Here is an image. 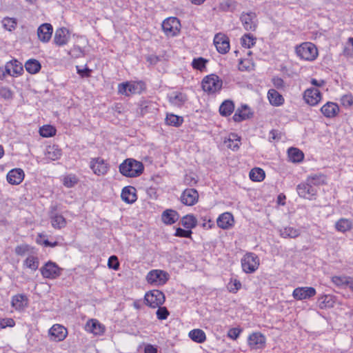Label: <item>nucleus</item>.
<instances>
[{
  "label": "nucleus",
  "mask_w": 353,
  "mask_h": 353,
  "mask_svg": "<svg viewBox=\"0 0 353 353\" xmlns=\"http://www.w3.org/2000/svg\"><path fill=\"white\" fill-rule=\"evenodd\" d=\"M144 170L141 161L134 159H127L119 165V172L127 177H137L140 176Z\"/></svg>",
  "instance_id": "nucleus-1"
},
{
  "label": "nucleus",
  "mask_w": 353,
  "mask_h": 353,
  "mask_svg": "<svg viewBox=\"0 0 353 353\" xmlns=\"http://www.w3.org/2000/svg\"><path fill=\"white\" fill-rule=\"evenodd\" d=\"M296 52L299 57L307 61H313L318 55L316 47L311 42H305L296 47Z\"/></svg>",
  "instance_id": "nucleus-2"
},
{
  "label": "nucleus",
  "mask_w": 353,
  "mask_h": 353,
  "mask_svg": "<svg viewBox=\"0 0 353 353\" xmlns=\"http://www.w3.org/2000/svg\"><path fill=\"white\" fill-rule=\"evenodd\" d=\"M222 85V80L217 75L213 74L205 77L202 81L203 90L209 94L221 90Z\"/></svg>",
  "instance_id": "nucleus-3"
},
{
  "label": "nucleus",
  "mask_w": 353,
  "mask_h": 353,
  "mask_svg": "<svg viewBox=\"0 0 353 353\" xmlns=\"http://www.w3.org/2000/svg\"><path fill=\"white\" fill-rule=\"evenodd\" d=\"M144 300L147 305L156 308L163 304L165 295L159 290H153L145 294Z\"/></svg>",
  "instance_id": "nucleus-4"
},
{
  "label": "nucleus",
  "mask_w": 353,
  "mask_h": 353,
  "mask_svg": "<svg viewBox=\"0 0 353 353\" xmlns=\"http://www.w3.org/2000/svg\"><path fill=\"white\" fill-rule=\"evenodd\" d=\"M259 265V259L254 253H247L241 259V266L245 273L255 272Z\"/></svg>",
  "instance_id": "nucleus-5"
},
{
  "label": "nucleus",
  "mask_w": 353,
  "mask_h": 353,
  "mask_svg": "<svg viewBox=\"0 0 353 353\" xmlns=\"http://www.w3.org/2000/svg\"><path fill=\"white\" fill-rule=\"evenodd\" d=\"M168 279L169 274L161 270H151L146 276V280L148 283L157 286L164 285Z\"/></svg>",
  "instance_id": "nucleus-6"
},
{
  "label": "nucleus",
  "mask_w": 353,
  "mask_h": 353,
  "mask_svg": "<svg viewBox=\"0 0 353 353\" xmlns=\"http://www.w3.org/2000/svg\"><path fill=\"white\" fill-rule=\"evenodd\" d=\"M62 269L60 268L55 263L52 261L47 262L40 271L41 275L46 279H54L61 275Z\"/></svg>",
  "instance_id": "nucleus-7"
},
{
  "label": "nucleus",
  "mask_w": 353,
  "mask_h": 353,
  "mask_svg": "<svg viewBox=\"0 0 353 353\" xmlns=\"http://www.w3.org/2000/svg\"><path fill=\"white\" fill-rule=\"evenodd\" d=\"M180 22L176 17H170L163 21L162 28L167 36H175L179 31Z\"/></svg>",
  "instance_id": "nucleus-8"
},
{
  "label": "nucleus",
  "mask_w": 353,
  "mask_h": 353,
  "mask_svg": "<svg viewBox=\"0 0 353 353\" xmlns=\"http://www.w3.org/2000/svg\"><path fill=\"white\" fill-rule=\"evenodd\" d=\"M296 191L299 196L307 199H312L317 194L316 188L312 186L307 180L297 185Z\"/></svg>",
  "instance_id": "nucleus-9"
},
{
  "label": "nucleus",
  "mask_w": 353,
  "mask_h": 353,
  "mask_svg": "<svg viewBox=\"0 0 353 353\" xmlns=\"http://www.w3.org/2000/svg\"><path fill=\"white\" fill-rule=\"evenodd\" d=\"M214 44L217 51L221 54H225L230 49L228 37L223 33H217L214 38Z\"/></svg>",
  "instance_id": "nucleus-10"
},
{
  "label": "nucleus",
  "mask_w": 353,
  "mask_h": 353,
  "mask_svg": "<svg viewBox=\"0 0 353 353\" xmlns=\"http://www.w3.org/2000/svg\"><path fill=\"white\" fill-rule=\"evenodd\" d=\"M198 199L199 193L193 188L185 189L181 196V201L182 203L188 206L194 205L197 203Z\"/></svg>",
  "instance_id": "nucleus-11"
},
{
  "label": "nucleus",
  "mask_w": 353,
  "mask_h": 353,
  "mask_svg": "<svg viewBox=\"0 0 353 353\" xmlns=\"http://www.w3.org/2000/svg\"><path fill=\"white\" fill-rule=\"evenodd\" d=\"M67 334V329L60 324H55L49 330L50 339L55 341H63Z\"/></svg>",
  "instance_id": "nucleus-12"
},
{
  "label": "nucleus",
  "mask_w": 353,
  "mask_h": 353,
  "mask_svg": "<svg viewBox=\"0 0 353 353\" xmlns=\"http://www.w3.org/2000/svg\"><path fill=\"white\" fill-rule=\"evenodd\" d=\"M240 19L241 21L243 28L247 31H254L256 30V14L254 12H243L241 14Z\"/></svg>",
  "instance_id": "nucleus-13"
},
{
  "label": "nucleus",
  "mask_w": 353,
  "mask_h": 353,
  "mask_svg": "<svg viewBox=\"0 0 353 353\" xmlns=\"http://www.w3.org/2000/svg\"><path fill=\"white\" fill-rule=\"evenodd\" d=\"M303 98L307 104L315 105L321 101V94L317 88H307L304 92Z\"/></svg>",
  "instance_id": "nucleus-14"
},
{
  "label": "nucleus",
  "mask_w": 353,
  "mask_h": 353,
  "mask_svg": "<svg viewBox=\"0 0 353 353\" xmlns=\"http://www.w3.org/2000/svg\"><path fill=\"white\" fill-rule=\"evenodd\" d=\"M316 294V290L312 287L296 288L294 290L292 296L296 300L310 299Z\"/></svg>",
  "instance_id": "nucleus-15"
},
{
  "label": "nucleus",
  "mask_w": 353,
  "mask_h": 353,
  "mask_svg": "<svg viewBox=\"0 0 353 353\" xmlns=\"http://www.w3.org/2000/svg\"><path fill=\"white\" fill-rule=\"evenodd\" d=\"M90 168L97 175H103L107 173L108 164L101 158L93 159L90 161Z\"/></svg>",
  "instance_id": "nucleus-16"
},
{
  "label": "nucleus",
  "mask_w": 353,
  "mask_h": 353,
  "mask_svg": "<svg viewBox=\"0 0 353 353\" xmlns=\"http://www.w3.org/2000/svg\"><path fill=\"white\" fill-rule=\"evenodd\" d=\"M265 338L259 332H254L248 337V345L252 349H261L265 346Z\"/></svg>",
  "instance_id": "nucleus-17"
},
{
  "label": "nucleus",
  "mask_w": 353,
  "mask_h": 353,
  "mask_svg": "<svg viewBox=\"0 0 353 353\" xmlns=\"http://www.w3.org/2000/svg\"><path fill=\"white\" fill-rule=\"evenodd\" d=\"M24 176L25 174L22 169L15 168L8 173L7 181L12 185H19L23 181Z\"/></svg>",
  "instance_id": "nucleus-18"
},
{
  "label": "nucleus",
  "mask_w": 353,
  "mask_h": 353,
  "mask_svg": "<svg viewBox=\"0 0 353 353\" xmlns=\"http://www.w3.org/2000/svg\"><path fill=\"white\" fill-rule=\"evenodd\" d=\"M53 28L50 23H43L41 25L37 30V35L39 40L42 42H48L50 39Z\"/></svg>",
  "instance_id": "nucleus-19"
},
{
  "label": "nucleus",
  "mask_w": 353,
  "mask_h": 353,
  "mask_svg": "<svg viewBox=\"0 0 353 353\" xmlns=\"http://www.w3.org/2000/svg\"><path fill=\"white\" fill-rule=\"evenodd\" d=\"M10 76L19 75L23 71L22 64L17 60H12L6 64V70Z\"/></svg>",
  "instance_id": "nucleus-20"
},
{
  "label": "nucleus",
  "mask_w": 353,
  "mask_h": 353,
  "mask_svg": "<svg viewBox=\"0 0 353 353\" xmlns=\"http://www.w3.org/2000/svg\"><path fill=\"white\" fill-rule=\"evenodd\" d=\"M70 39V33L67 28H61L56 30L54 41L58 46L66 44Z\"/></svg>",
  "instance_id": "nucleus-21"
},
{
  "label": "nucleus",
  "mask_w": 353,
  "mask_h": 353,
  "mask_svg": "<svg viewBox=\"0 0 353 353\" xmlns=\"http://www.w3.org/2000/svg\"><path fill=\"white\" fill-rule=\"evenodd\" d=\"M322 114L327 118H332L339 112V105L333 102H327L321 108Z\"/></svg>",
  "instance_id": "nucleus-22"
},
{
  "label": "nucleus",
  "mask_w": 353,
  "mask_h": 353,
  "mask_svg": "<svg viewBox=\"0 0 353 353\" xmlns=\"http://www.w3.org/2000/svg\"><path fill=\"white\" fill-rule=\"evenodd\" d=\"M85 330L95 335H100L104 332V327L96 319L89 320L85 324Z\"/></svg>",
  "instance_id": "nucleus-23"
},
{
  "label": "nucleus",
  "mask_w": 353,
  "mask_h": 353,
  "mask_svg": "<svg viewBox=\"0 0 353 353\" xmlns=\"http://www.w3.org/2000/svg\"><path fill=\"white\" fill-rule=\"evenodd\" d=\"M216 222L219 228L228 229L231 227L234 223L233 216L230 212L223 213L219 216Z\"/></svg>",
  "instance_id": "nucleus-24"
},
{
  "label": "nucleus",
  "mask_w": 353,
  "mask_h": 353,
  "mask_svg": "<svg viewBox=\"0 0 353 353\" xmlns=\"http://www.w3.org/2000/svg\"><path fill=\"white\" fill-rule=\"evenodd\" d=\"M28 299L25 294H19L12 296V306L17 310H23L28 305Z\"/></svg>",
  "instance_id": "nucleus-25"
},
{
  "label": "nucleus",
  "mask_w": 353,
  "mask_h": 353,
  "mask_svg": "<svg viewBox=\"0 0 353 353\" xmlns=\"http://www.w3.org/2000/svg\"><path fill=\"white\" fill-rule=\"evenodd\" d=\"M121 199L128 203H132L137 200L136 189L132 186L125 187L121 192Z\"/></svg>",
  "instance_id": "nucleus-26"
},
{
  "label": "nucleus",
  "mask_w": 353,
  "mask_h": 353,
  "mask_svg": "<svg viewBox=\"0 0 353 353\" xmlns=\"http://www.w3.org/2000/svg\"><path fill=\"white\" fill-rule=\"evenodd\" d=\"M353 222L352 220L345 218L339 219L335 223V229L340 232L345 233L352 230Z\"/></svg>",
  "instance_id": "nucleus-27"
},
{
  "label": "nucleus",
  "mask_w": 353,
  "mask_h": 353,
  "mask_svg": "<svg viewBox=\"0 0 353 353\" xmlns=\"http://www.w3.org/2000/svg\"><path fill=\"white\" fill-rule=\"evenodd\" d=\"M179 218L178 212L173 210H166L162 214V221L166 225L174 223Z\"/></svg>",
  "instance_id": "nucleus-28"
},
{
  "label": "nucleus",
  "mask_w": 353,
  "mask_h": 353,
  "mask_svg": "<svg viewBox=\"0 0 353 353\" xmlns=\"http://www.w3.org/2000/svg\"><path fill=\"white\" fill-rule=\"evenodd\" d=\"M268 98L270 103L274 106L281 105L284 102L283 96L274 89L269 90L268 92Z\"/></svg>",
  "instance_id": "nucleus-29"
},
{
  "label": "nucleus",
  "mask_w": 353,
  "mask_h": 353,
  "mask_svg": "<svg viewBox=\"0 0 353 353\" xmlns=\"http://www.w3.org/2000/svg\"><path fill=\"white\" fill-rule=\"evenodd\" d=\"M187 99L186 95L181 92H174L169 96V101L178 107L182 106Z\"/></svg>",
  "instance_id": "nucleus-30"
},
{
  "label": "nucleus",
  "mask_w": 353,
  "mask_h": 353,
  "mask_svg": "<svg viewBox=\"0 0 353 353\" xmlns=\"http://www.w3.org/2000/svg\"><path fill=\"white\" fill-rule=\"evenodd\" d=\"M306 180L313 187L326 184V176L323 174H311L307 177Z\"/></svg>",
  "instance_id": "nucleus-31"
},
{
  "label": "nucleus",
  "mask_w": 353,
  "mask_h": 353,
  "mask_svg": "<svg viewBox=\"0 0 353 353\" xmlns=\"http://www.w3.org/2000/svg\"><path fill=\"white\" fill-rule=\"evenodd\" d=\"M250 109L246 105H242L241 109H238L233 115V120L235 122H241L249 118Z\"/></svg>",
  "instance_id": "nucleus-32"
},
{
  "label": "nucleus",
  "mask_w": 353,
  "mask_h": 353,
  "mask_svg": "<svg viewBox=\"0 0 353 353\" xmlns=\"http://www.w3.org/2000/svg\"><path fill=\"white\" fill-rule=\"evenodd\" d=\"M300 230L293 227H285L279 230L280 235L283 238H296L300 235Z\"/></svg>",
  "instance_id": "nucleus-33"
},
{
  "label": "nucleus",
  "mask_w": 353,
  "mask_h": 353,
  "mask_svg": "<svg viewBox=\"0 0 353 353\" xmlns=\"http://www.w3.org/2000/svg\"><path fill=\"white\" fill-rule=\"evenodd\" d=\"M61 156V151L57 145H49L46 148V157L47 159L55 161L59 159Z\"/></svg>",
  "instance_id": "nucleus-34"
},
{
  "label": "nucleus",
  "mask_w": 353,
  "mask_h": 353,
  "mask_svg": "<svg viewBox=\"0 0 353 353\" xmlns=\"http://www.w3.org/2000/svg\"><path fill=\"white\" fill-rule=\"evenodd\" d=\"M234 110V103L230 100H225L219 107V112L222 116L230 115Z\"/></svg>",
  "instance_id": "nucleus-35"
},
{
  "label": "nucleus",
  "mask_w": 353,
  "mask_h": 353,
  "mask_svg": "<svg viewBox=\"0 0 353 353\" xmlns=\"http://www.w3.org/2000/svg\"><path fill=\"white\" fill-rule=\"evenodd\" d=\"M225 143L228 148H230L232 150H237L241 144V139L237 134H230L228 140L225 141Z\"/></svg>",
  "instance_id": "nucleus-36"
},
{
  "label": "nucleus",
  "mask_w": 353,
  "mask_h": 353,
  "mask_svg": "<svg viewBox=\"0 0 353 353\" xmlns=\"http://www.w3.org/2000/svg\"><path fill=\"white\" fill-rule=\"evenodd\" d=\"M50 219L52 225L55 229H61L66 225V220L62 215L58 214H52Z\"/></svg>",
  "instance_id": "nucleus-37"
},
{
  "label": "nucleus",
  "mask_w": 353,
  "mask_h": 353,
  "mask_svg": "<svg viewBox=\"0 0 353 353\" xmlns=\"http://www.w3.org/2000/svg\"><path fill=\"white\" fill-rule=\"evenodd\" d=\"M129 96L134 94H139L145 90V84L142 81L128 82Z\"/></svg>",
  "instance_id": "nucleus-38"
},
{
  "label": "nucleus",
  "mask_w": 353,
  "mask_h": 353,
  "mask_svg": "<svg viewBox=\"0 0 353 353\" xmlns=\"http://www.w3.org/2000/svg\"><path fill=\"white\" fill-rule=\"evenodd\" d=\"M189 336L192 341L199 343L204 342L206 339L205 332L200 329L191 330L189 332Z\"/></svg>",
  "instance_id": "nucleus-39"
},
{
  "label": "nucleus",
  "mask_w": 353,
  "mask_h": 353,
  "mask_svg": "<svg viewBox=\"0 0 353 353\" xmlns=\"http://www.w3.org/2000/svg\"><path fill=\"white\" fill-rule=\"evenodd\" d=\"M26 70L30 74H36L41 70V64L36 59H29L25 63Z\"/></svg>",
  "instance_id": "nucleus-40"
},
{
  "label": "nucleus",
  "mask_w": 353,
  "mask_h": 353,
  "mask_svg": "<svg viewBox=\"0 0 353 353\" xmlns=\"http://www.w3.org/2000/svg\"><path fill=\"white\" fill-rule=\"evenodd\" d=\"M182 225L187 229H192L196 226L197 220L192 214H188L184 216L181 221Z\"/></svg>",
  "instance_id": "nucleus-41"
},
{
  "label": "nucleus",
  "mask_w": 353,
  "mask_h": 353,
  "mask_svg": "<svg viewBox=\"0 0 353 353\" xmlns=\"http://www.w3.org/2000/svg\"><path fill=\"white\" fill-rule=\"evenodd\" d=\"M288 157L292 162H300L303 160L304 155L300 150L291 148L288 150Z\"/></svg>",
  "instance_id": "nucleus-42"
},
{
  "label": "nucleus",
  "mask_w": 353,
  "mask_h": 353,
  "mask_svg": "<svg viewBox=\"0 0 353 353\" xmlns=\"http://www.w3.org/2000/svg\"><path fill=\"white\" fill-rule=\"evenodd\" d=\"M250 178L254 181H261L265 178V172L259 168H254L250 172Z\"/></svg>",
  "instance_id": "nucleus-43"
},
{
  "label": "nucleus",
  "mask_w": 353,
  "mask_h": 353,
  "mask_svg": "<svg viewBox=\"0 0 353 353\" xmlns=\"http://www.w3.org/2000/svg\"><path fill=\"white\" fill-rule=\"evenodd\" d=\"M24 265L28 268L31 269L33 271H35L38 269L39 261V259L37 256L30 255L26 258L24 261Z\"/></svg>",
  "instance_id": "nucleus-44"
},
{
  "label": "nucleus",
  "mask_w": 353,
  "mask_h": 353,
  "mask_svg": "<svg viewBox=\"0 0 353 353\" xmlns=\"http://www.w3.org/2000/svg\"><path fill=\"white\" fill-rule=\"evenodd\" d=\"M183 119L181 117L173 114H167L165 122L168 125L173 126H179L182 124Z\"/></svg>",
  "instance_id": "nucleus-45"
},
{
  "label": "nucleus",
  "mask_w": 353,
  "mask_h": 353,
  "mask_svg": "<svg viewBox=\"0 0 353 353\" xmlns=\"http://www.w3.org/2000/svg\"><path fill=\"white\" fill-rule=\"evenodd\" d=\"M256 38L250 34H245L241 38V45L243 47L250 48L254 46Z\"/></svg>",
  "instance_id": "nucleus-46"
},
{
  "label": "nucleus",
  "mask_w": 353,
  "mask_h": 353,
  "mask_svg": "<svg viewBox=\"0 0 353 353\" xmlns=\"http://www.w3.org/2000/svg\"><path fill=\"white\" fill-rule=\"evenodd\" d=\"M349 277L347 276H334L332 277V281L339 287L346 288Z\"/></svg>",
  "instance_id": "nucleus-47"
},
{
  "label": "nucleus",
  "mask_w": 353,
  "mask_h": 353,
  "mask_svg": "<svg viewBox=\"0 0 353 353\" xmlns=\"http://www.w3.org/2000/svg\"><path fill=\"white\" fill-rule=\"evenodd\" d=\"M56 130L51 125H43L39 130L40 135L43 137H50L55 134Z\"/></svg>",
  "instance_id": "nucleus-48"
},
{
  "label": "nucleus",
  "mask_w": 353,
  "mask_h": 353,
  "mask_svg": "<svg viewBox=\"0 0 353 353\" xmlns=\"http://www.w3.org/2000/svg\"><path fill=\"white\" fill-rule=\"evenodd\" d=\"M78 182L77 178L74 175H67L63 178V185L67 188H72Z\"/></svg>",
  "instance_id": "nucleus-49"
},
{
  "label": "nucleus",
  "mask_w": 353,
  "mask_h": 353,
  "mask_svg": "<svg viewBox=\"0 0 353 353\" xmlns=\"http://www.w3.org/2000/svg\"><path fill=\"white\" fill-rule=\"evenodd\" d=\"M158 310H157L156 314L157 318L159 320H165L168 318L169 315V311L165 307H158Z\"/></svg>",
  "instance_id": "nucleus-50"
},
{
  "label": "nucleus",
  "mask_w": 353,
  "mask_h": 353,
  "mask_svg": "<svg viewBox=\"0 0 353 353\" xmlns=\"http://www.w3.org/2000/svg\"><path fill=\"white\" fill-rule=\"evenodd\" d=\"M3 23L5 28L10 31H11L12 29H14L17 25L15 19L12 18H5L3 20Z\"/></svg>",
  "instance_id": "nucleus-51"
},
{
  "label": "nucleus",
  "mask_w": 353,
  "mask_h": 353,
  "mask_svg": "<svg viewBox=\"0 0 353 353\" xmlns=\"http://www.w3.org/2000/svg\"><path fill=\"white\" fill-rule=\"evenodd\" d=\"M192 233V232L191 231L190 229L185 230L181 228H178L176 230V232H175L174 235L176 236H179V237L191 238Z\"/></svg>",
  "instance_id": "nucleus-52"
},
{
  "label": "nucleus",
  "mask_w": 353,
  "mask_h": 353,
  "mask_svg": "<svg viewBox=\"0 0 353 353\" xmlns=\"http://www.w3.org/2000/svg\"><path fill=\"white\" fill-rule=\"evenodd\" d=\"M206 61L203 58L194 59L192 61L194 68L201 70L205 66Z\"/></svg>",
  "instance_id": "nucleus-53"
},
{
  "label": "nucleus",
  "mask_w": 353,
  "mask_h": 353,
  "mask_svg": "<svg viewBox=\"0 0 353 353\" xmlns=\"http://www.w3.org/2000/svg\"><path fill=\"white\" fill-rule=\"evenodd\" d=\"M241 287V283L239 281L234 279L231 281L228 284V289L230 292L236 293Z\"/></svg>",
  "instance_id": "nucleus-54"
},
{
  "label": "nucleus",
  "mask_w": 353,
  "mask_h": 353,
  "mask_svg": "<svg viewBox=\"0 0 353 353\" xmlns=\"http://www.w3.org/2000/svg\"><path fill=\"white\" fill-rule=\"evenodd\" d=\"M15 325L14 321L12 318H6L0 319V328H6L7 327H14Z\"/></svg>",
  "instance_id": "nucleus-55"
},
{
  "label": "nucleus",
  "mask_w": 353,
  "mask_h": 353,
  "mask_svg": "<svg viewBox=\"0 0 353 353\" xmlns=\"http://www.w3.org/2000/svg\"><path fill=\"white\" fill-rule=\"evenodd\" d=\"M108 265L110 268L117 270L119 267V263L116 256H111L108 259Z\"/></svg>",
  "instance_id": "nucleus-56"
},
{
  "label": "nucleus",
  "mask_w": 353,
  "mask_h": 353,
  "mask_svg": "<svg viewBox=\"0 0 353 353\" xmlns=\"http://www.w3.org/2000/svg\"><path fill=\"white\" fill-rule=\"evenodd\" d=\"M0 96L6 99H10L12 98V91L7 87L0 88Z\"/></svg>",
  "instance_id": "nucleus-57"
},
{
  "label": "nucleus",
  "mask_w": 353,
  "mask_h": 353,
  "mask_svg": "<svg viewBox=\"0 0 353 353\" xmlns=\"http://www.w3.org/2000/svg\"><path fill=\"white\" fill-rule=\"evenodd\" d=\"M29 250V246L28 245H20L15 248V253L17 255L23 256Z\"/></svg>",
  "instance_id": "nucleus-58"
},
{
  "label": "nucleus",
  "mask_w": 353,
  "mask_h": 353,
  "mask_svg": "<svg viewBox=\"0 0 353 353\" xmlns=\"http://www.w3.org/2000/svg\"><path fill=\"white\" fill-rule=\"evenodd\" d=\"M341 103L343 105L350 107L353 104V97L352 95L346 94L342 97Z\"/></svg>",
  "instance_id": "nucleus-59"
},
{
  "label": "nucleus",
  "mask_w": 353,
  "mask_h": 353,
  "mask_svg": "<svg viewBox=\"0 0 353 353\" xmlns=\"http://www.w3.org/2000/svg\"><path fill=\"white\" fill-rule=\"evenodd\" d=\"M118 91L121 94H125V96H129L128 82L119 84Z\"/></svg>",
  "instance_id": "nucleus-60"
},
{
  "label": "nucleus",
  "mask_w": 353,
  "mask_h": 353,
  "mask_svg": "<svg viewBox=\"0 0 353 353\" xmlns=\"http://www.w3.org/2000/svg\"><path fill=\"white\" fill-rule=\"evenodd\" d=\"M241 332V330L239 328H232L228 331V337L235 340L239 337Z\"/></svg>",
  "instance_id": "nucleus-61"
},
{
  "label": "nucleus",
  "mask_w": 353,
  "mask_h": 353,
  "mask_svg": "<svg viewBox=\"0 0 353 353\" xmlns=\"http://www.w3.org/2000/svg\"><path fill=\"white\" fill-rule=\"evenodd\" d=\"M40 239H37V242L39 244L44 245L46 247H52L54 248L58 245L57 241H54L53 243L50 242L48 239H45L43 241L41 240V235H39Z\"/></svg>",
  "instance_id": "nucleus-62"
},
{
  "label": "nucleus",
  "mask_w": 353,
  "mask_h": 353,
  "mask_svg": "<svg viewBox=\"0 0 353 353\" xmlns=\"http://www.w3.org/2000/svg\"><path fill=\"white\" fill-rule=\"evenodd\" d=\"M272 83L277 89H282L284 87V81L280 77H274L272 79Z\"/></svg>",
  "instance_id": "nucleus-63"
},
{
  "label": "nucleus",
  "mask_w": 353,
  "mask_h": 353,
  "mask_svg": "<svg viewBox=\"0 0 353 353\" xmlns=\"http://www.w3.org/2000/svg\"><path fill=\"white\" fill-rule=\"evenodd\" d=\"M77 73L79 75H81L82 77H90V72H92V70L90 69H89L88 68H85L84 69H81V68H79V66H77Z\"/></svg>",
  "instance_id": "nucleus-64"
}]
</instances>
